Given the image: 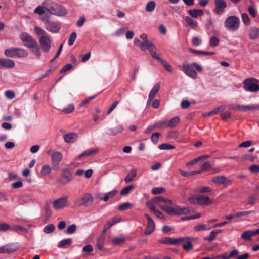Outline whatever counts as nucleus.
<instances>
[{
	"label": "nucleus",
	"mask_w": 259,
	"mask_h": 259,
	"mask_svg": "<svg viewBox=\"0 0 259 259\" xmlns=\"http://www.w3.org/2000/svg\"><path fill=\"white\" fill-rule=\"evenodd\" d=\"M34 31L35 33L39 36V42L41 49L44 52H48L51 48V40L50 36L41 28L35 27Z\"/></svg>",
	"instance_id": "nucleus-1"
},
{
	"label": "nucleus",
	"mask_w": 259,
	"mask_h": 259,
	"mask_svg": "<svg viewBox=\"0 0 259 259\" xmlns=\"http://www.w3.org/2000/svg\"><path fill=\"white\" fill-rule=\"evenodd\" d=\"M44 5L47 6V11L53 15L62 16L67 13V11L65 7L52 1H44Z\"/></svg>",
	"instance_id": "nucleus-2"
},
{
	"label": "nucleus",
	"mask_w": 259,
	"mask_h": 259,
	"mask_svg": "<svg viewBox=\"0 0 259 259\" xmlns=\"http://www.w3.org/2000/svg\"><path fill=\"white\" fill-rule=\"evenodd\" d=\"M161 208L170 215H186L190 213L189 208H181L177 205L169 206L164 205L161 206Z\"/></svg>",
	"instance_id": "nucleus-3"
},
{
	"label": "nucleus",
	"mask_w": 259,
	"mask_h": 259,
	"mask_svg": "<svg viewBox=\"0 0 259 259\" xmlns=\"http://www.w3.org/2000/svg\"><path fill=\"white\" fill-rule=\"evenodd\" d=\"M5 56L10 58H24L28 56V52L20 48H10L5 50Z\"/></svg>",
	"instance_id": "nucleus-4"
},
{
	"label": "nucleus",
	"mask_w": 259,
	"mask_h": 259,
	"mask_svg": "<svg viewBox=\"0 0 259 259\" xmlns=\"http://www.w3.org/2000/svg\"><path fill=\"white\" fill-rule=\"evenodd\" d=\"M240 22V19L238 17L230 16L226 19L224 21V26L227 30L235 31L239 28Z\"/></svg>",
	"instance_id": "nucleus-5"
},
{
	"label": "nucleus",
	"mask_w": 259,
	"mask_h": 259,
	"mask_svg": "<svg viewBox=\"0 0 259 259\" xmlns=\"http://www.w3.org/2000/svg\"><path fill=\"white\" fill-rule=\"evenodd\" d=\"M243 89L250 92H256L259 91L258 80L254 78H248L243 82Z\"/></svg>",
	"instance_id": "nucleus-6"
},
{
	"label": "nucleus",
	"mask_w": 259,
	"mask_h": 259,
	"mask_svg": "<svg viewBox=\"0 0 259 259\" xmlns=\"http://www.w3.org/2000/svg\"><path fill=\"white\" fill-rule=\"evenodd\" d=\"M94 201L92 196L88 193H84L81 196L76 199L75 204L77 206H88L91 204Z\"/></svg>",
	"instance_id": "nucleus-7"
},
{
	"label": "nucleus",
	"mask_w": 259,
	"mask_h": 259,
	"mask_svg": "<svg viewBox=\"0 0 259 259\" xmlns=\"http://www.w3.org/2000/svg\"><path fill=\"white\" fill-rule=\"evenodd\" d=\"M20 38L24 46L29 49L35 46L34 45L37 43L31 35L26 32L22 33L20 35Z\"/></svg>",
	"instance_id": "nucleus-8"
},
{
	"label": "nucleus",
	"mask_w": 259,
	"mask_h": 259,
	"mask_svg": "<svg viewBox=\"0 0 259 259\" xmlns=\"http://www.w3.org/2000/svg\"><path fill=\"white\" fill-rule=\"evenodd\" d=\"M19 248L17 243H11L0 247V253L11 254L18 250Z\"/></svg>",
	"instance_id": "nucleus-9"
},
{
	"label": "nucleus",
	"mask_w": 259,
	"mask_h": 259,
	"mask_svg": "<svg viewBox=\"0 0 259 259\" xmlns=\"http://www.w3.org/2000/svg\"><path fill=\"white\" fill-rule=\"evenodd\" d=\"M62 158V155L59 152H54L51 155L52 167L54 170L57 171L60 169L59 163Z\"/></svg>",
	"instance_id": "nucleus-10"
},
{
	"label": "nucleus",
	"mask_w": 259,
	"mask_h": 259,
	"mask_svg": "<svg viewBox=\"0 0 259 259\" xmlns=\"http://www.w3.org/2000/svg\"><path fill=\"white\" fill-rule=\"evenodd\" d=\"M214 5L213 12L218 15H222L227 7V3L225 0H214Z\"/></svg>",
	"instance_id": "nucleus-11"
},
{
	"label": "nucleus",
	"mask_w": 259,
	"mask_h": 259,
	"mask_svg": "<svg viewBox=\"0 0 259 259\" xmlns=\"http://www.w3.org/2000/svg\"><path fill=\"white\" fill-rule=\"evenodd\" d=\"M68 197L66 196L54 200L53 202V208L56 210H59L68 206Z\"/></svg>",
	"instance_id": "nucleus-12"
},
{
	"label": "nucleus",
	"mask_w": 259,
	"mask_h": 259,
	"mask_svg": "<svg viewBox=\"0 0 259 259\" xmlns=\"http://www.w3.org/2000/svg\"><path fill=\"white\" fill-rule=\"evenodd\" d=\"M186 238H173L170 237H162L159 240V242L164 244L177 245L186 241Z\"/></svg>",
	"instance_id": "nucleus-13"
},
{
	"label": "nucleus",
	"mask_w": 259,
	"mask_h": 259,
	"mask_svg": "<svg viewBox=\"0 0 259 259\" xmlns=\"http://www.w3.org/2000/svg\"><path fill=\"white\" fill-rule=\"evenodd\" d=\"M73 178L72 174L67 169H65L62 175L59 178L58 182L65 185L69 183L73 180Z\"/></svg>",
	"instance_id": "nucleus-14"
},
{
	"label": "nucleus",
	"mask_w": 259,
	"mask_h": 259,
	"mask_svg": "<svg viewBox=\"0 0 259 259\" xmlns=\"http://www.w3.org/2000/svg\"><path fill=\"white\" fill-rule=\"evenodd\" d=\"M46 29L52 33H57L60 29V26L57 22L48 19L44 20Z\"/></svg>",
	"instance_id": "nucleus-15"
},
{
	"label": "nucleus",
	"mask_w": 259,
	"mask_h": 259,
	"mask_svg": "<svg viewBox=\"0 0 259 259\" xmlns=\"http://www.w3.org/2000/svg\"><path fill=\"white\" fill-rule=\"evenodd\" d=\"M145 217L147 219L148 223L146 229L144 231V234L146 235H148L153 232L155 229V225L153 219L148 214L145 213Z\"/></svg>",
	"instance_id": "nucleus-16"
},
{
	"label": "nucleus",
	"mask_w": 259,
	"mask_h": 259,
	"mask_svg": "<svg viewBox=\"0 0 259 259\" xmlns=\"http://www.w3.org/2000/svg\"><path fill=\"white\" fill-rule=\"evenodd\" d=\"M191 67V64H188L187 63L184 62L183 64L182 70L189 77L193 79H196L197 76V73Z\"/></svg>",
	"instance_id": "nucleus-17"
},
{
	"label": "nucleus",
	"mask_w": 259,
	"mask_h": 259,
	"mask_svg": "<svg viewBox=\"0 0 259 259\" xmlns=\"http://www.w3.org/2000/svg\"><path fill=\"white\" fill-rule=\"evenodd\" d=\"M15 65V62L7 58L0 59V68H12Z\"/></svg>",
	"instance_id": "nucleus-18"
},
{
	"label": "nucleus",
	"mask_w": 259,
	"mask_h": 259,
	"mask_svg": "<svg viewBox=\"0 0 259 259\" xmlns=\"http://www.w3.org/2000/svg\"><path fill=\"white\" fill-rule=\"evenodd\" d=\"M248 36L251 40H255L259 37V28L256 26L251 27L248 31Z\"/></svg>",
	"instance_id": "nucleus-19"
},
{
	"label": "nucleus",
	"mask_w": 259,
	"mask_h": 259,
	"mask_svg": "<svg viewBox=\"0 0 259 259\" xmlns=\"http://www.w3.org/2000/svg\"><path fill=\"white\" fill-rule=\"evenodd\" d=\"M98 148H93L91 149H88L84 151L83 153L80 154L77 156L78 159H80L83 157L91 156L95 155L98 152Z\"/></svg>",
	"instance_id": "nucleus-20"
},
{
	"label": "nucleus",
	"mask_w": 259,
	"mask_h": 259,
	"mask_svg": "<svg viewBox=\"0 0 259 259\" xmlns=\"http://www.w3.org/2000/svg\"><path fill=\"white\" fill-rule=\"evenodd\" d=\"M212 181L218 185L226 184L229 183L230 182L229 180L223 176L215 177L212 179Z\"/></svg>",
	"instance_id": "nucleus-21"
},
{
	"label": "nucleus",
	"mask_w": 259,
	"mask_h": 259,
	"mask_svg": "<svg viewBox=\"0 0 259 259\" xmlns=\"http://www.w3.org/2000/svg\"><path fill=\"white\" fill-rule=\"evenodd\" d=\"M137 169L133 168L130 170L124 178V181L126 183L132 182L137 176Z\"/></svg>",
	"instance_id": "nucleus-22"
},
{
	"label": "nucleus",
	"mask_w": 259,
	"mask_h": 259,
	"mask_svg": "<svg viewBox=\"0 0 259 259\" xmlns=\"http://www.w3.org/2000/svg\"><path fill=\"white\" fill-rule=\"evenodd\" d=\"M105 242V236L101 234L98 238L97 242V248L100 251L103 250L104 245Z\"/></svg>",
	"instance_id": "nucleus-23"
},
{
	"label": "nucleus",
	"mask_w": 259,
	"mask_h": 259,
	"mask_svg": "<svg viewBox=\"0 0 259 259\" xmlns=\"http://www.w3.org/2000/svg\"><path fill=\"white\" fill-rule=\"evenodd\" d=\"M64 141L67 143H73L77 137V135L75 133H69L64 135Z\"/></svg>",
	"instance_id": "nucleus-24"
},
{
	"label": "nucleus",
	"mask_w": 259,
	"mask_h": 259,
	"mask_svg": "<svg viewBox=\"0 0 259 259\" xmlns=\"http://www.w3.org/2000/svg\"><path fill=\"white\" fill-rule=\"evenodd\" d=\"M255 110H259V104L241 105L240 111L246 112L248 111H252Z\"/></svg>",
	"instance_id": "nucleus-25"
},
{
	"label": "nucleus",
	"mask_w": 259,
	"mask_h": 259,
	"mask_svg": "<svg viewBox=\"0 0 259 259\" xmlns=\"http://www.w3.org/2000/svg\"><path fill=\"white\" fill-rule=\"evenodd\" d=\"M188 14L193 18H197L203 14V11L202 9H191L188 11Z\"/></svg>",
	"instance_id": "nucleus-26"
},
{
	"label": "nucleus",
	"mask_w": 259,
	"mask_h": 259,
	"mask_svg": "<svg viewBox=\"0 0 259 259\" xmlns=\"http://www.w3.org/2000/svg\"><path fill=\"white\" fill-rule=\"evenodd\" d=\"M180 119L179 117H175L169 121H166V127L174 128L180 122Z\"/></svg>",
	"instance_id": "nucleus-27"
},
{
	"label": "nucleus",
	"mask_w": 259,
	"mask_h": 259,
	"mask_svg": "<svg viewBox=\"0 0 259 259\" xmlns=\"http://www.w3.org/2000/svg\"><path fill=\"white\" fill-rule=\"evenodd\" d=\"M185 21L187 22V25L193 29H195L198 26L197 22L189 16L185 17Z\"/></svg>",
	"instance_id": "nucleus-28"
},
{
	"label": "nucleus",
	"mask_w": 259,
	"mask_h": 259,
	"mask_svg": "<svg viewBox=\"0 0 259 259\" xmlns=\"http://www.w3.org/2000/svg\"><path fill=\"white\" fill-rule=\"evenodd\" d=\"M198 204L207 205L210 203V200L208 197L204 196L201 195H198Z\"/></svg>",
	"instance_id": "nucleus-29"
},
{
	"label": "nucleus",
	"mask_w": 259,
	"mask_h": 259,
	"mask_svg": "<svg viewBox=\"0 0 259 259\" xmlns=\"http://www.w3.org/2000/svg\"><path fill=\"white\" fill-rule=\"evenodd\" d=\"M125 241V237L120 235L119 237H114L112 239V244L113 245H120L122 244Z\"/></svg>",
	"instance_id": "nucleus-30"
},
{
	"label": "nucleus",
	"mask_w": 259,
	"mask_h": 259,
	"mask_svg": "<svg viewBox=\"0 0 259 259\" xmlns=\"http://www.w3.org/2000/svg\"><path fill=\"white\" fill-rule=\"evenodd\" d=\"M117 222V221L116 220L115 218H113L112 220L108 221L107 223L104 225V229L101 234L105 236L107 230L111 226L114 225Z\"/></svg>",
	"instance_id": "nucleus-31"
},
{
	"label": "nucleus",
	"mask_w": 259,
	"mask_h": 259,
	"mask_svg": "<svg viewBox=\"0 0 259 259\" xmlns=\"http://www.w3.org/2000/svg\"><path fill=\"white\" fill-rule=\"evenodd\" d=\"M124 130V128L121 125H119L118 126L114 128L109 129L107 132V134L114 136L119 132H121Z\"/></svg>",
	"instance_id": "nucleus-32"
},
{
	"label": "nucleus",
	"mask_w": 259,
	"mask_h": 259,
	"mask_svg": "<svg viewBox=\"0 0 259 259\" xmlns=\"http://www.w3.org/2000/svg\"><path fill=\"white\" fill-rule=\"evenodd\" d=\"M72 242L71 238H67L63 239L60 241L58 244V247L60 248H65L68 246H69Z\"/></svg>",
	"instance_id": "nucleus-33"
},
{
	"label": "nucleus",
	"mask_w": 259,
	"mask_h": 259,
	"mask_svg": "<svg viewBox=\"0 0 259 259\" xmlns=\"http://www.w3.org/2000/svg\"><path fill=\"white\" fill-rule=\"evenodd\" d=\"M45 10L47 11V6L44 5V2L41 5L37 6L34 10V13L39 15H42L45 13Z\"/></svg>",
	"instance_id": "nucleus-34"
},
{
	"label": "nucleus",
	"mask_w": 259,
	"mask_h": 259,
	"mask_svg": "<svg viewBox=\"0 0 259 259\" xmlns=\"http://www.w3.org/2000/svg\"><path fill=\"white\" fill-rule=\"evenodd\" d=\"M189 50L194 54H196L197 55H212L214 54V52H206V51H199V50H196L193 49L192 48H189Z\"/></svg>",
	"instance_id": "nucleus-35"
},
{
	"label": "nucleus",
	"mask_w": 259,
	"mask_h": 259,
	"mask_svg": "<svg viewBox=\"0 0 259 259\" xmlns=\"http://www.w3.org/2000/svg\"><path fill=\"white\" fill-rule=\"evenodd\" d=\"M252 233V230L245 231L241 234V237L245 240L249 241L251 239V237L253 236Z\"/></svg>",
	"instance_id": "nucleus-36"
},
{
	"label": "nucleus",
	"mask_w": 259,
	"mask_h": 259,
	"mask_svg": "<svg viewBox=\"0 0 259 259\" xmlns=\"http://www.w3.org/2000/svg\"><path fill=\"white\" fill-rule=\"evenodd\" d=\"M211 227L207 226L206 225L204 224H198L194 227V230L196 231L208 230L211 229Z\"/></svg>",
	"instance_id": "nucleus-37"
},
{
	"label": "nucleus",
	"mask_w": 259,
	"mask_h": 259,
	"mask_svg": "<svg viewBox=\"0 0 259 259\" xmlns=\"http://www.w3.org/2000/svg\"><path fill=\"white\" fill-rule=\"evenodd\" d=\"M160 85L159 83L155 84L151 90L149 96H150V98H154L155 96V95L157 93V92L160 90Z\"/></svg>",
	"instance_id": "nucleus-38"
},
{
	"label": "nucleus",
	"mask_w": 259,
	"mask_h": 259,
	"mask_svg": "<svg viewBox=\"0 0 259 259\" xmlns=\"http://www.w3.org/2000/svg\"><path fill=\"white\" fill-rule=\"evenodd\" d=\"M154 44L152 42H150L149 41H145L143 42L142 44H141V46H140L141 50L143 51H145L147 49L150 50V47L151 48L154 47Z\"/></svg>",
	"instance_id": "nucleus-39"
},
{
	"label": "nucleus",
	"mask_w": 259,
	"mask_h": 259,
	"mask_svg": "<svg viewBox=\"0 0 259 259\" xmlns=\"http://www.w3.org/2000/svg\"><path fill=\"white\" fill-rule=\"evenodd\" d=\"M226 109V106H220L219 107L214 109L213 110L210 111L208 113V116H211L213 115H215L218 114L219 112H221L224 111Z\"/></svg>",
	"instance_id": "nucleus-40"
},
{
	"label": "nucleus",
	"mask_w": 259,
	"mask_h": 259,
	"mask_svg": "<svg viewBox=\"0 0 259 259\" xmlns=\"http://www.w3.org/2000/svg\"><path fill=\"white\" fill-rule=\"evenodd\" d=\"M117 193L118 191L117 190H114L106 193L105 196L103 198H101V199L106 202L109 200V198L113 197Z\"/></svg>",
	"instance_id": "nucleus-41"
},
{
	"label": "nucleus",
	"mask_w": 259,
	"mask_h": 259,
	"mask_svg": "<svg viewBox=\"0 0 259 259\" xmlns=\"http://www.w3.org/2000/svg\"><path fill=\"white\" fill-rule=\"evenodd\" d=\"M258 196L256 193L251 194L248 197V204L253 205L255 204L256 201L258 200Z\"/></svg>",
	"instance_id": "nucleus-42"
},
{
	"label": "nucleus",
	"mask_w": 259,
	"mask_h": 259,
	"mask_svg": "<svg viewBox=\"0 0 259 259\" xmlns=\"http://www.w3.org/2000/svg\"><path fill=\"white\" fill-rule=\"evenodd\" d=\"M183 238H187L186 241L182 242V243H186L185 244H183V249H184L185 250H189L193 248V245H192V243L191 242V241H190L189 240V238L187 237H183Z\"/></svg>",
	"instance_id": "nucleus-43"
},
{
	"label": "nucleus",
	"mask_w": 259,
	"mask_h": 259,
	"mask_svg": "<svg viewBox=\"0 0 259 259\" xmlns=\"http://www.w3.org/2000/svg\"><path fill=\"white\" fill-rule=\"evenodd\" d=\"M156 51V47H155V46L154 45L153 47L151 48V47H150V50L149 51L150 52L151 55L152 56V57L154 59H156L157 60H158L160 62V60L162 59V58L158 57L157 55Z\"/></svg>",
	"instance_id": "nucleus-44"
},
{
	"label": "nucleus",
	"mask_w": 259,
	"mask_h": 259,
	"mask_svg": "<svg viewBox=\"0 0 259 259\" xmlns=\"http://www.w3.org/2000/svg\"><path fill=\"white\" fill-rule=\"evenodd\" d=\"M241 18L244 24L246 26H249L251 24L250 19L248 14L246 13H243L241 14Z\"/></svg>",
	"instance_id": "nucleus-45"
},
{
	"label": "nucleus",
	"mask_w": 259,
	"mask_h": 259,
	"mask_svg": "<svg viewBox=\"0 0 259 259\" xmlns=\"http://www.w3.org/2000/svg\"><path fill=\"white\" fill-rule=\"evenodd\" d=\"M51 168L48 164L44 165L42 166L41 170V174L44 176H47L50 174Z\"/></svg>",
	"instance_id": "nucleus-46"
},
{
	"label": "nucleus",
	"mask_w": 259,
	"mask_h": 259,
	"mask_svg": "<svg viewBox=\"0 0 259 259\" xmlns=\"http://www.w3.org/2000/svg\"><path fill=\"white\" fill-rule=\"evenodd\" d=\"M155 5L156 4L155 2L153 1L149 2L146 6L145 9L146 11L148 12H151L153 11L155 8Z\"/></svg>",
	"instance_id": "nucleus-47"
},
{
	"label": "nucleus",
	"mask_w": 259,
	"mask_h": 259,
	"mask_svg": "<svg viewBox=\"0 0 259 259\" xmlns=\"http://www.w3.org/2000/svg\"><path fill=\"white\" fill-rule=\"evenodd\" d=\"M155 200L156 202H163L168 204H172V202L170 199H167L162 196H157L155 198Z\"/></svg>",
	"instance_id": "nucleus-48"
},
{
	"label": "nucleus",
	"mask_w": 259,
	"mask_h": 259,
	"mask_svg": "<svg viewBox=\"0 0 259 259\" xmlns=\"http://www.w3.org/2000/svg\"><path fill=\"white\" fill-rule=\"evenodd\" d=\"M55 229V226L52 224H50L47 225L44 228L43 231L45 233L49 234L53 232Z\"/></svg>",
	"instance_id": "nucleus-49"
},
{
	"label": "nucleus",
	"mask_w": 259,
	"mask_h": 259,
	"mask_svg": "<svg viewBox=\"0 0 259 259\" xmlns=\"http://www.w3.org/2000/svg\"><path fill=\"white\" fill-rule=\"evenodd\" d=\"M220 40L217 37L213 36L210 38L209 45L211 47H215L218 46Z\"/></svg>",
	"instance_id": "nucleus-50"
},
{
	"label": "nucleus",
	"mask_w": 259,
	"mask_h": 259,
	"mask_svg": "<svg viewBox=\"0 0 259 259\" xmlns=\"http://www.w3.org/2000/svg\"><path fill=\"white\" fill-rule=\"evenodd\" d=\"M35 46L30 48L31 49V52L36 56H37L38 58H39L41 56V52L40 51V49L38 44H36Z\"/></svg>",
	"instance_id": "nucleus-51"
},
{
	"label": "nucleus",
	"mask_w": 259,
	"mask_h": 259,
	"mask_svg": "<svg viewBox=\"0 0 259 259\" xmlns=\"http://www.w3.org/2000/svg\"><path fill=\"white\" fill-rule=\"evenodd\" d=\"M134 188V187L133 185H130L125 188H124L120 192V194L121 195H126L128 194L131 190H132Z\"/></svg>",
	"instance_id": "nucleus-52"
},
{
	"label": "nucleus",
	"mask_w": 259,
	"mask_h": 259,
	"mask_svg": "<svg viewBox=\"0 0 259 259\" xmlns=\"http://www.w3.org/2000/svg\"><path fill=\"white\" fill-rule=\"evenodd\" d=\"M133 207L132 204L129 202L124 203L118 206V209L120 211H123L127 209L131 208Z\"/></svg>",
	"instance_id": "nucleus-53"
},
{
	"label": "nucleus",
	"mask_w": 259,
	"mask_h": 259,
	"mask_svg": "<svg viewBox=\"0 0 259 259\" xmlns=\"http://www.w3.org/2000/svg\"><path fill=\"white\" fill-rule=\"evenodd\" d=\"M12 226L9 224L5 223L0 224V232H6L8 230H11Z\"/></svg>",
	"instance_id": "nucleus-54"
},
{
	"label": "nucleus",
	"mask_w": 259,
	"mask_h": 259,
	"mask_svg": "<svg viewBox=\"0 0 259 259\" xmlns=\"http://www.w3.org/2000/svg\"><path fill=\"white\" fill-rule=\"evenodd\" d=\"M158 148L160 150H171L174 149L175 147L169 144L164 143L158 146Z\"/></svg>",
	"instance_id": "nucleus-55"
},
{
	"label": "nucleus",
	"mask_w": 259,
	"mask_h": 259,
	"mask_svg": "<svg viewBox=\"0 0 259 259\" xmlns=\"http://www.w3.org/2000/svg\"><path fill=\"white\" fill-rule=\"evenodd\" d=\"M11 230L15 232L20 231L22 232L25 233L27 232V230L24 227L22 226H12Z\"/></svg>",
	"instance_id": "nucleus-56"
},
{
	"label": "nucleus",
	"mask_w": 259,
	"mask_h": 259,
	"mask_svg": "<svg viewBox=\"0 0 259 259\" xmlns=\"http://www.w3.org/2000/svg\"><path fill=\"white\" fill-rule=\"evenodd\" d=\"M160 62L162 64V65H163V66L164 67L166 70L170 72L172 71V67L166 61L162 59L160 60Z\"/></svg>",
	"instance_id": "nucleus-57"
},
{
	"label": "nucleus",
	"mask_w": 259,
	"mask_h": 259,
	"mask_svg": "<svg viewBox=\"0 0 259 259\" xmlns=\"http://www.w3.org/2000/svg\"><path fill=\"white\" fill-rule=\"evenodd\" d=\"M160 135V133L159 132H155L152 134L151 138L152 142L154 144L156 145L157 144Z\"/></svg>",
	"instance_id": "nucleus-58"
},
{
	"label": "nucleus",
	"mask_w": 259,
	"mask_h": 259,
	"mask_svg": "<svg viewBox=\"0 0 259 259\" xmlns=\"http://www.w3.org/2000/svg\"><path fill=\"white\" fill-rule=\"evenodd\" d=\"M247 10L251 17L255 18L256 16L257 13L253 5H249L247 8Z\"/></svg>",
	"instance_id": "nucleus-59"
},
{
	"label": "nucleus",
	"mask_w": 259,
	"mask_h": 259,
	"mask_svg": "<svg viewBox=\"0 0 259 259\" xmlns=\"http://www.w3.org/2000/svg\"><path fill=\"white\" fill-rule=\"evenodd\" d=\"M217 235L215 234V232L212 230L209 236H206L204 237V239L205 240L208 241L209 242H212L215 238Z\"/></svg>",
	"instance_id": "nucleus-60"
},
{
	"label": "nucleus",
	"mask_w": 259,
	"mask_h": 259,
	"mask_svg": "<svg viewBox=\"0 0 259 259\" xmlns=\"http://www.w3.org/2000/svg\"><path fill=\"white\" fill-rule=\"evenodd\" d=\"M76 37L77 35L75 32H73L71 34L68 41L69 46H71L74 44L75 39H76Z\"/></svg>",
	"instance_id": "nucleus-61"
},
{
	"label": "nucleus",
	"mask_w": 259,
	"mask_h": 259,
	"mask_svg": "<svg viewBox=\"0 0 259 259\" xmlns=\"http://www.w3.org/2000/svg\"><path fill=\"white\" fill-rule=\"evenodd\" d=\"M74 110V107L73 104H69L67 107L63 109V112L65 114H69L72 112Z\"/></svg>",
	"instance_id": "nucleus-62"
},
{
	"label": "nucleus",
	"mask_w": 259,
	"mask_h": 259,
	"mask_svg": "<svg viewBox=\"0 0 259 259\" xmlns=\"http://www.w3.org/2000/svg\"><path fill=\"white\" fill-rule=\"evenodd\" d=\"M211 191V188L209 187H199L197 189V192L199 193H207Z\"/></svg>",
	"instance_id": "nucleus-63"
},
{
	"label": "nucleus",
	"mask_w": 259,
	"mask_h": 259,
	"mask_svg": "<svg viewBox=\"0 0 259 259\" xmlns=\"http://www.w3.org/2000/svg\"><path fill=\"white\" fill-rule=\"evenodd\" d=\"M251 173L257 174L259 172V165H252L249 167Z\"/></svg>",
	"instance_id": "nucleus-64"
}]
</instances>
